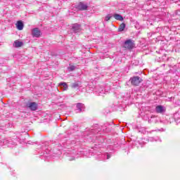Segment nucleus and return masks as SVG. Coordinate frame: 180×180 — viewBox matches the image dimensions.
<instances>
[{"label": "nucleus", "mask_w": 180, "mask_h": 180, "mask_svg": "<svg viewBox=\"0 0 180 180\" xmlns=\"http://www.w3.org/2000/svg\"><path fill=\"white\" fill-rule=\"evenodd\" d=\"M72 29L74 30V32H79V30H81V25H78V24H75L72 26Z\"/></svg>", "instance_id": "nucleus-8"}, {"label": "nucleus", "mask_w": 180, "mask_h": 180, "mask_svg": "<svg viewBox=\"0 0 180 180\" xmlns=\"http://www.w3.org/2000/svg\"><path fill=\"white\" fill-rule=\"evenodd\" d=\"M78 86H79V84H78V83H73L71 85V88H78Z\"/></svg>", "instance_id": "nucleus-14"}, {"label": "nucleus", "mask_w": 180, "mask_h": 180, "mask_svg": "<svg viewBox=\"0 0 180 180\" xmlns=\"http://www.w3.org/2000/svg\"><path fill=\"white\" fill-rule=\"evenodd\" d=\"M114 18L115 19H116V20H120V22H123V16L120 15V14H115L114 15Z\"/></svg>", "instance_id": "nucleus-9"}, {"label": "nucleus", "mask_w": 180, "mask_h": 180, "mask_svg": "<svg viewBox=\"0 0 180 180\" xmlns=\"http://www.w3.org/2000/svg\"><path fill=\"white\" fill-rule=\"evenodd\" d=\"M37 103L36 102L30 103L27 105V108H29L30 110H37Z\"/></svg>", "instance_id": "nucleus-4"}, {"label": "nucleus", "mask_w": 180, "mask_h": 180, "mask_svg": "<svg viewBox=\"0 0 180 180\" xmlns=\"http://www.w3.org/2000/svg\"><path fill=\"white\" fill-rule=\"evenodd\" d=\"M110 19H112V16L109 15V14H108L105 16V22H109V20H110Z\"/></svg>", "instance_id": "nucleus-13"}, {"label": "nucleus", "mask_w": 180, "mask_h": 180, "mask_svg": "<svg viewBox=\"0 0 180 180\" xmlns=\"http://www.w3.org/2000/svg\"><path fill=\"white\" fill-rule=\"evenodd\" d=\"M69 69L70 70V71H74V70H75V65H70Z\"/></svg>", "instance_id": "nucleus-16"}, {"label": "nucleus", "mask_w": 180, "mask_h": 180, "mask_svg": "<svg viewBox=\"0 0 180 180\" xmlns=\"http://www.w3.org/2000/svg\"><path fill=\"white\" fill-rule=\"evenodd\" d=\"M126 27V24L125 23H122L118 27V32H123Z\"/></svg>", "instance_id": "nucleus-10"}, {"label": "nucleus", "mask_w": 180, "mask_h": 180, "mask_svg": "<svg viewBox=\"0 0 180 180\" xmlns=\"http://www.w3.org/2000/svg\"><path fill=\"white\" fill-rule=\"evenodd\" d=\"M77 11H86L88 9V5L79 2L77 6H76Z\"/></svg>", "instance_id": "nucleus-2"}, {"label": "nucleus", "mask_w": 180, "mask_h": 180, "mask_svg": "<svg viewBox=\"0 0 180 180\" xmlns=\"http://www.w3.org/2000/svg\"><path fill=\"white\" fill-rule=\"evenodd\" d=\"M14 47H15L16 49L19 48V47H22V46H23V42L19 41V40H15L14 41L13 44Z\"/></svg>", "instance_id": "nucleus-7"}, {"label": "nucleus", "mask_w": 180, "mask_h": 180, "mask_svg": "<svg viewBox=\"0 0 180 180\" xmlns=\"http://www.w3.org/2000/svg\"><path fill=\"white\" fill-rule=\"evenodd\" d=\"M15 26L18 30H23V22L21 20L18 21Z\"/></svg>", "instance_id": "nucleus-6"}, {"label": "nucleus", "mask_w": 180, "mask_h": 180, "mask_svg": "<svg viewBox=\"0 0 180 180\" xmlns=\"http://www.w3.org/2000/svg\"><path fill=\"white\" fill-rule=\"evenodd\" d=\"M129 81H131L132 85H136V77L131 78Z\"/></svg>", "instance_id": "nucleus-11"}, {"label": "nucleus", "mask_w": 180, "mask_h": 180, "mask_svg": "<svg viewBox=\"0 0 180 180\" xmlns=\"http://www.w3.org/2000/svg\"><path fill=\"white\" fill-rule=\"evenodd\" d=\"M141 81H143V79H141V78L136 77V84L137 85V84H140V82H141Z\"/></svg>", "instance_id": "nucleus-12"}, {"label": "nucleus", "mask_w": 180, "mask_h": 180, "mask_svg": "<svg viewBox=\"0 0 180 180\" xmlns=\"http://www.w3.org/2000/svg\"><path fill=\"white\" fill-rule=\"evenodd\" d=\"M155 110L157 113H164V112H165V108L162 105H157Z\"/></svg>", "instance_id": "nucleus-5"}, {"label": "nucleus", "mask_w": 180, "mask_h": 180, "mask_svg": "<svg viewBox=\"0 0 180 180\" xmlns=\"http://www.w3.org/2000/svg\"><path fill=\"white\" fill-rule=\"evenodd\" d=\"M60 85H63V86L65 87V89H67V88H68V86L67 85V83L64 82V83L60 84Z\"/></svg>", "instance_id": "nucleus-17"}, {"label": "nucleus", "mask_w": 180, "mask_h": 180, "mask_svg": "<svg viewBox=\"0 0 180 180\" xmlns=\"http://www.w3.org/2000/svg\"><path fill=\"white\" fill-rule=\"evenodd\" d=\"M32 34L33 37H40V36H41V32L39 28H34L32 30Z\"/></svg>", "instance_id": "nucleus-3"}, {"label": "nucleus", "mask_w": 180, "mask_h": 180, "mask_svg": "<svg viewBox=\"0 0 180 180\" xmlns=\"http://www.w3.org/2000/svg\"><path fill=\"white\" fill-rule=\"evenodd\" d=\"M81 106H82V103H78L77 105V108H78V109L80 110V112L82 110V109L81 108Z\"/></svg>", "instance_id": "nucleus-15"}, {"label": "nucleus", "mask_w": 180, "mask_h": 180, "mask_svg": "<svg viewBox=\"0 0 180 180\" xmlns=\"http://www.w3.org/2000/svg\"><path fill=\"white\" fill-rule=\"evenodd\" d=\"M107 158H108V160H109V158H110V155H107Z\"/></svg>", "instance_id": "nucleus-18"}, {"label": "nucleus", "mask_w": 180, "mask_h": 180, "mask_svg": "<svg viewBox=\"0 0 180 180\" xmlns=\"http://www.w3.org/2000/svg\"><path fill=\"white\" fill-rule=\"evenodd\" d=\"M134 40L129 39H127L123 45L124 49H126V50H132V49H134Z\"/></svg>", "instance_id": "nucleus-1"}]
</instances>
